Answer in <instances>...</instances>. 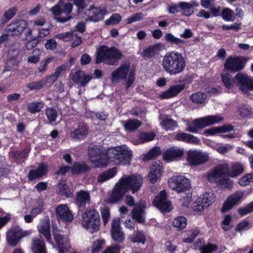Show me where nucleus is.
<instances>
[{
  "mask_svg": "<svg viewBox=\"0 0 253 253\" xmlns=\"http://www.w3.org/2000/svg\"><path fill=\"white\" fill-rule=\"evenodd\" d=\"M221 78L224 85L228 89H233L236 84L244 94L253 90V79L243 73H238L234 78L229 73H222Z\"/></svg>",
  "mask_w": 253,
  "mask_h": 253,
  "instance_id": "1",
  "label": "nucleus"
},
{
  "mask_svg": "<svg viewBox=\"0 0 253 253\" xmlns=\"http://www.w3.org/2000/svg\"><path fill=\"white\" fill-rule=\"evenodd\" d=\"M162 66L167 74L175 76L184 70L186 62L181 53L171 51L167 52L163 57Z\"/></svg>",
  "mask_w": 253,
  "mask_h": 253,
  "instance_id": "2",
  "label": "nucleus"
},
{
  "mask_svg": "<svg viewBox=\"0 0 253 253\" xmlns=\"http://www.w3.org/2000/svg\"><path fill=\"white\" fill-rule=\"evenodd\" d=\"M123 57V53L115 46L109 47L101 45L95 53V63L99 64L103 62L108 65L113 66L118 64L119 60Z\"/></svg>",
  "mask_w": 253,
  "mask_h": 253,
  "instance_id": "3",
  "label": "nucleus"
},
{
  "mask_svg": "<svg viewBox=\"0 0 253 253\" xmlns=\"http://www.w3.org/2000/svg\"><path fill=\"white\" fill-rule=\"evenodd\" d=\"M109 149H105L103 146L93 145L90 146L88 151L89 161L95 165V168H106L109 165L108 163Z\"/></svg>",
  "mask_w": 253,
  "mask_h": 253,
  "instance_id": "4",
  "label": "nucleus"
},
{
  "mask_svg": "<svg viewBox=\"0 0 253 253\" xmlns=\"http://www.w3.org/2000/svg\"><path fill=\"white\" fill-rule=\"evenodd\" d=\"M108 155V163L113 162L118 165H130L132 157V151L123 146L110 148Z\"/></svg>",
  "mask_w": 253,
  "mask_h": 253,
  "instance_id": "5",
  "label": "nucleus"
},
{
  "mask_svg": "<svg viewBox=\"0 0 253 253\" xmlns=\"http://www.w3.org/2000/svg\"><path fill=\"white\" fill-rule=\"evenodd\" d=\"M223 120V117L218 115H209L197 118L190 123L186 124L185 130L189 132L196 133L199 129L218 124Z\"/></svg>",
  "mask_w": 253,
  "mask_h": 253,
  "instance_id": "6",
  "label": "nucleus"
},
{
  "mask_svg": "<svg viewBox=\"0 0 253 253\" xmlns=\"http://www.w3.org/2000/svg\"><path fill=\"white\" fill-rule=\"evenodd\" d=\"M72 10V4L70 2L64 3L63 0H59V2L50 9L53 15L56 16V21L60 23L67 22L72 18V17L69 15Z\"/></svg>",
  "mask_w": 253,
  "mask_h": 253,
  "instance_id": "7",
  "label": "nucleus"
},
{
  "mask_svg": "<svg viewBox=\"0 0 253 253\" xmlns=\"http://www.w3.org/2000/svg\"><path fill=\"white\" fill-rule=\"evenodd\" d=\"M83 225L91 232L99 229L100 218L98 212L94 209H86L82 213Z\"/></svg>",
  "mask_w": 253,
  "mask_h": 253,
  "instance_id": "8",
  "label": "nucleus"
},
{
  "mask_svg": "<svg viewBox=\"0 0 253 253\" xmlns=\"http://www.w3.org/2000/svg\"><path fill=\"white\" fill-rule=\"evenodd\" d=\"M248 58L242 56H232L228 57L224 64V70L231 73H239L244 69Z\"/></svg>",
  "mask_w": 253,
  "mask_h": 253,
  "instance_id": "9",
  "label": "nucleus"
},
{
  "mask_svg": "<svg viewBox=\"0 0 253 253\" xmlns=\"http://www.w3.org/2000/svg\"><path fill=\"white\" fill-rule=\"evenodd\" d=\"M119 180L127 192L131 191L133 194L137 192L143 184L142 178L138 174H130L126 177H122Z\"/></svg>",
  "mask_w": 253,
  "mask_h": 253,
  "instance_id": "10",
  "label": "nucleus"
},
{
  "mask_svg": "<svg viewBox=\"0 0 253 253\" xmlns=\"http://www.w3.org/2000/svg\"><path fill=\"white\" fill-rule=\"evenodd\" d=\"M168 183L169 187L178 193L186 191L191 188L189 180L181 175L172 176L169 179Z\"/></svg>",
  "mask_w": 253,
  "mask_h": 253,
  "instance_id": "11",
  "label": "nucleus"
},
{
  "mask_svg": "<svg viewBox=\"0 0 253 253\" xmlns=\"http://www.w3.org/2000/svg\"><path fill=\"white\" fill-rule=\"evenodd\" d=\"M30 233V231H24L19 226H15L6 233L8 244L11 247H15L22 238L29 235Z\"/></svg>",
  "mask_w": 253,
  "mask_h": 253,
  "instance_id": "12",
  "label": "nucleus"
},
{
  "mask_svg": "<svg viewBox=\"0 0 253 253\" xmlns=\"http://www.w3.org/2000/svg\"><path fill=\"white\" fill-rule=\"evenodd\" d=\"M168 195L165 190L161 191L154 198L153 204L155 207L163 212H169L172 210L170 201L168 200Z\"/></svg>",
  "mask_w": 253,
  "mask_h": 253,
  "instance_id": "13",
  "label": "nucleus"
},
{
  "mask_svg": "<svg viewBox=\"0 0 253 253\" xmlns=\"http://www.w3.org/2000/svg\"><path fill=\"white\" fill-rule=\"evenodd\" d=\"M28 26V23L26 20H17L8 25L4 31L10 36H19Z\"/></svg>",
  "mask_w": 253,
  "mask_h": 253,
  "instance_id": "14",
  "label": "nucleus"
},
{
  "mask_svg": "<svg viewBox=\"0 0 253 253\" xmlns=\"http://www.w3.org/2000/svg\"><path fill=\"white\" fill-rule=\"evenodd\" d=\"M179 82L182 83L170 86L167 90L160 94V98L161 99H166L177 96L186 87L185 83L183 81H180Z\"/></svg>",
  "mask_w": 253,
  "mask_h": 253,
  "instance_id": "15",
  "label": "nucleus"
},
{
  "mask_svg": "<svg viewBox=\"0 0 253 253\" xmlns=\"http://www.w3.org/2000/svg\"><path fill=\"white\" fill-rule=\"evenodd\" d=\"M243 197V193L236 192L229 196L224 201L221 211L225 213L231 210L235 205H237Z\"/></svg>",
  "mask_w": 253,
  "mask_h": 253,
  "instance_id": "16",
  "label": "nucleus"
},
{
  "mask_svg": "<svg viewBox=\"0 0 253 253\" xmlns=\"http://www.w3.org/2000/svg\"><path fill=\"white\" fill-rule=\"evenodd\" d=\"M229 168L227 165H220L216 166L212 172L208 175V179L210 182H216L224 176H228Z\"/></svg>",
  "mask_w": 253,
  "mask_h": 253,
  "instance_id": "17",
  "label": "nucleus"
},
{
  "mask_svg": "<svg viewBox=\"0 0 253 253\" xmlns=\"http://www.w3.org/2000/svg\"><path fill=\"white\" fill-rule=\"evenodd\" d=\"M48 166L46 163L41 162L38 165L37 169H31L29 171L28 177L29 180L32 181L39 179L47 175L48 172Z\"/></svg>",
  "mask_w": 253,
  "mask_h": 253,
  "instance_id": "18",
  "label": "nucleus"
},
{
  "mask_svg": "<svg viewBox=\"0 0 253 253\" xmlns=\"http://www.w3.org/2000/svg\"><path fill=\"white\" fill-rule=\"evenodd\" d=\"M187 159L191 165L199 166L208 161V155L197 151L189 152Z\"/></svg>",
  "mask_w": 253,
  "mask_h": 253,
  "instance_id": "19",
  "label": "nucleus"
},
{
  "mask_svg": "<svg viewBox=\"0 0 253 253\" xmlns=\"http://www.w3.org/2000/svg\"><path fill=\"white\" fill-rule=\"evenodd\" d=\"M126 190L125 189V187L121 184L120 180L118 183H116L111 194H110V197L108 199V203L111 204H114L121 201L126 193Z\"/></svg>",
  "mask_w": 253,
  "mask_h": 253,
  "instance_id": "20",
  "label": "nucleus"
},
{
  "mask_svg": "<svg viewBox=\"0 0 253 253\" xmlns=\"http://www.w3.org/2000/svg\"><path fill=\"white\" fill-rule=\"evenodd\" d=\"M182 11L184 15L189 16L193 13L192 5L187 2H180L178 5L172 4L169 6V12L171 14H175Z\"/></svg>",
  "mask_w": 253,
  "mask_h": 253,
  "instance_id": "21",
  "label": "nucleus"
},
{
  "mask_svg": "<svg viewBox=\"0 0 253 253\" xmlns=\"http://www.w3.org/2000/svg\"><path fill=\"white\" fill-rule=\"evenodd\" d=\"M55 211L57 217L64 221L70 222L74 218V215L67 205H58L56 208Z\"/></svg>",
  "mask_w": 253,
  "mask_h": 253,
  "instance_id": "22",
  "label": "nucleus"
},
{
  "mask_svg": "<svg viewBox=\"0 0 253 253\" xmlns=\"http://www.w3.org/2000/svg\"><path fill=\"white\" fill-rule=\"evenodd\" d=\"M92 78V75L86 74L84 71L79 70L75 72L72 80L75 84L85 87Z\"/></svg>",
  "mask_w": 253,
  "mask_h": 253,
  "instance_id": "23",
  "label": "nucleus"
},
{
  "mask_svg": "<svg viewBox=\"0 0 253 253\" xmlns=\"http://www.w3.org/2000/svg\"><path fill=\"white\" fill-rule=\"evenodd\" d=\"M111 232L112 239L115 242L122 243L125 240V235L121 230L120 222L119 220L113 221Z\"/></svg>",
  "mask_w": 253,
  "mask_h": 253,
  "instance_id": "24",
  "label": "nucleus"
},
{
  "mask_svg": "<svg viewBox=\"0 0 253 253\" xmlns=\"http://www.w3.org/2000/svg\"><path fill=\"white\" fill-rule=\"evenodd\" d=\"M129 68V63L122 64L112 72L111 81L114 82L119 79L126 80Z\"/></svg>",
  "mask_w": 253,
  "mask_h": 253,
  "instance_id": "25",
  "label": "nucleus"
},
{
  "mask_svg": "<svg viewBox=\"0 0 253 253\" xmlns=\"http://www.w3.org/2000/svg\"><path fill=\"white\" fill-rule=\"evenodd\" d=\"M31 249L33 253H48L45 243L41 236L32 239Z\"/></svg>",
  "mask_w": 253,
  "mask_h": 253,
  "instance_id": "26",
  "label": "nucleus"
},
{
  "mask_svg": "<svg viewBox=\"0 0 253 253\" xmlns=\"http://www.w3.org/2000/svg\"><path fill=\"white\" fill-rule=\"evenodd\" d=\"M184 155L183 150L174 147L167 149L163 154V159L167 162L179 159Z\"/></svg>",
  "mask_w": 253,
  "mask_h": 253,
  "instance_id": "27",
  "label": "nucleus"
},
{
  "mask_svg": "<svg viewBox=\"0 0 253 253\" xmlns=\"http://www.w3.org/2000/svg\"><path fill=\"white\" fill-rule=\"evenodd\" d=\"M89 15L85 19L86 21H90L98 22L104 18V15L106 14L105 9H102L94 6H91L89 9Z\"/></svg>",
  "mask_w": 253,
  "mask_h": 253,
  "instance_id": "28",
  "label": "nucleus"
},
{
  "mask_svg": "<svg viewBox=\"0 0 253 253\" xmlns=\"http://www.w3.org/2000/svg\"><path fill=\"white\" fill-rule=\"evenodd\" d=\"M76 204L79 209H84L87 204L90 201L89 193L88 191L80 190L76 193Z\"/></svg>",
  "mask_w": 253,
  "mask_h": 253,
  "instance_id": "29",
  "label": "nucleus"
},
{
  "mask_svg": "<svg viewBox=\"0 0 253 253\" xmlns=\"http://www.w3.org/2000/svg\"><path fill=\"white\" fill-rule=\"evenodd\" d=\"M88 133V129L86 123L80 122L78 128L71 131V136L74 139H84Z\"/></svg>",
  "mask_w": 253,
  "mask_h": 253,
  "instance_id": "30",
  "label": "nucleus"
},
{
  "mask_svg": "<svg viewBox=\"0 0 253 253\" xmlns=\"http://www.w3.org/2000/svg\"><path fill=\"white\" fill-rule=\"evenodd\" d=\"M30 151V148H26L22 150L12 151L11 154L14 161L17 164H20L28 159Z\"/></svg>",
  "mask_w": 253,
  "mask_h": 253,
  "instance_id": "31",
  "label": "nucleus"
},
{
  "mask_svg": "<svg viewBox=\"0 0 253 253\" xmlns=\"http://www.w3.org/2000/svg\"><path fill=\"white\" fill-rule=\"evenodd\" d=\"M175 139L188 144H199L200 140L196 136L185 132H178L175 136Z\"/></svg>",
  "mask_w": 253,
  "mask_h": 253,
  "instance_id": "32",
  "label": "nucleus"
},
{
  "mask_svg": "<svg viewBox=\"0 0 253 253\" xmlns=\"http://www.w3.org/2000/svg\"><path fill=\"white\" fill-rule=\"evenodd\" d=\"M71 167L72 175H79L90 170V167L84 162H75Z\"/></svg>",
  "mask_w": 253,
  "mask_h": 253,
  "instance_id": "33",
  "label": "nucleus"
},
{
  "mask_svg": "<svg viewBox=\"0 0 253 253\" xmlns=\"http://www.w3.org/2000/svg\"><path fill=\"white\" fill-rule=\"evenodd\" d=\"M53 236L58 249H69L70 248L69 240L57 231H53Z\"/></svg>",
  "mask_w": 253,
  "mask_h": 253,
  "instance_id": "34",
  "label": "nucleus"
},
{
  "mask_svg": "<svg viewBox=\"0 0 253 253\" xmlns=\"http://www.w3.org/2000/svg\"><path fill=\"white\" fill-rule=\"evenodd\" d=\"M161 44L160 43L154 45H149L147 48L143 50L142 56L144 59H151L158 54L160 50Z\"/></svg>",
  "mask_w": 253,
  "mask_h": 253,
  "instance_id": "35",
  "label": "nucleus"
},
{
  "mask_svg": "<svg viewBox=\"0 0 253 253\" xmlns=\"http://www.w3.org/2000/svg\"><path fill=\"white\" fill-rule=\"evenodd\" d=\"M162 166L160 165L153 164L148 174L150 181L151 183H155L161 177L162 171Z\"/></svg>",
  "mask_w": 253,
  "mask_h": 253,
  "instance_id": "36",
  "label": "nucleus"
},
{
  "mask_svg": "<svg viewBox=\"0 0 253 253\" xmlns=\"http://www.w3.org/2000/svg\"><path fill=\"white\" fill-rule=\"evenodd\" d=\"M117 169L116 167H113L111 169L104 171L100 173L97 177V181L99 182H104L114 177L117 174Z\"/></svg>",
  "mask_w": 253,
  "mask_h": 253,
  "instance_id": "37",
  "label": "nucleus"
},
{
  "mask_svg": "<svg viewBox=\"0 0 253 253\" xmlns=\"http://www.w3.org/2000/svg\"><path fill=\"white\" fill-rule=\"evenodd\" d=\"M129 240L133 243L144 244L146 241V236L144 232L142 230L134 231L129 237Z\"/></svg>",
  "mask_w": 253,
  "mask_h": 253,
  "instance_id": "38",
  "label": "nucleus"
},
{
  "mask_svg": "<svg viewBox=\"0 0 253 253\" xmlns=\"http://www.w3.org/2000/svg\"><path fill=\"white\" fill-rule=\"evenodd\" d=\"M215 196L212 192H206L202 197H199V203L204 204L205 207H209L215 201Z\"/></svg>",
  "mask_w": 253,
  "mask_h": 253,
  "instance_id": "39",
  "label": "nucleus"
},
{
  "mask_svg": "<svg viewBox=\"0 0 253 253\" xmlns=\"http://www.w3.org/2000/svg\"><path fill=\"white\" fill-rule=\"evenodd\" d=\"M172 225L178 231H181L185 228L187 225V220L183 216H179L175 218L172 222Z\"/></svg>",
  "mask_w": 253,
  "mask_h": 253,
  "instance_id": "40",
  "label": "nucleus"
},
{
  "mask_svg": "<svg viewBox=\"0 0 253 253\" xmlns=\"http://www.w3.org/2000/svg\"><path fill=\"white\" fill-rule=\"evenodd\" d=\"M39 232L42 234L46 241L49 242L51 241V232L49 221L42 223V225L38 228Z\"/></svg>",
  "mask_w": 253,
  "mask_h": 253,
  "instance_id": "41",
  "label": "nucleus"
},
{
  "mask_svg": "<svg viewBox=\"0 0 253 253\" xmlns=\"http://www.w3.org/2000/svg\"><path fill=\"white\" fill-rule=\"evenodd\" d=\"M17 9L15 7H12L6 11L0 17V22L2 24L6 23L11 19L17 13Z\"/></svg>",
  "mask_w": 253,
  "mask_h": 253,
  "instance_id": "42",
  "label": "nucleus"
},
{
  "mask_svg": "<svg viewBox=\"0 0 253 253\" xmlns=\"http://www.w3.org/2000/svg\"><path fill=\"white\" fill-rule=\"evenodd\" d=\"M161 154V149L159 146L153 147L144 156V161H149L157 158Z\"/></svg>",
  "mask_w": 253,
  "mask_h": 253,
  "instance_id": "43",
  "label": "nucleus"
},
{
  "mask_svg": "<svg viewBox=\"0 0 253 253\" xmlns=\"http://www.w3.org/2000/svg\"><path fill=\"white\" fill-rule=\"evenodd\" d=\"M49 34L48 29H42L39 32V35L36 37H34L29 41V42H32V46H36L42 41V38L47 36Z\"/></svg>",
  "mask_w": 253,
  "mask_h": 253,
  "instance_id": "44",
  "label": "nucleus"
},
{
  "mask_svg": "<svg viewBox=\"0 0 253 253\" xmlns=\"http://www.w3.org/2000/svg\"><path fill=\"white\" fill-rule=\"evenodd\" d=\"M44 103L43 101L33 102L28 105V111L32 114L40 112L43 108Z\"/></svg>",
  "mask_w": 253,
  "mask_h": 253,
  "instance_id": "45",
  "label": "nucleus"
},
{
  "mask_svg": "<svg viewBox=\"0 0 253 253\" xmlns=\"http://www.w3.org/2000/svg\"><path fill=\"white\" fill-rule=\"evenodd\" d=\"M122 19V16L119 13L113 14L108 19L104 22L107 26L115 25L119 24Z\"/></svg>",
  "mask_w": 253,
  "mask_h": 253,
  "instance_id": "46",
  "label": "nucleus"
},
{
  "mask_svg": "<svg viewBox=\"0 0 253 253\" xmlns=\"http://www.w3.org/2000/svg\"><path fill=\"white\" fill-rule=\"evenodd\" d=\"M190 98L193 103L201 104L205 102L207 96L204 93L198 92L192 94Z\"/></svg>",
  "mask_w": 253,
  "mask_h": 253,
  "instance_id": "47",
  "label": "nucleus"
},
{
  "mask_svg": "<svg viewBox=\"0 0 253 253\" xmlns=\"http://www.w3.org/2000/svg\"><path fill=\"white\" fill-rule=\"evenodd\" d=\"M165 40L168 42L176 45L184 43V40L175 37L171 33H167L164 37Z\"/></svg>",
  "mask_w": 253,
  "mask_h": 253,
  "instance_id": "48",
  "label": "nucleus"
},
{
  "mask_svg": "<svg viewBox=\"0 0 253 253\" xmlns=\"http://www.w3.org/2000/svg\"><path fill=\"white\" fill-rule=\"evenodd\" d=\"M141 121L135 119H129L125 124V128L126 130L132 131L137 129L141 126Z\"/></svg>",
  "mask_w": 253,
  "mask_h": 253,
  "instance_id": "49",
  "label": "nucleus"
},
{
  "mask_svg": "<svg viewBox=\"0 0 253 253\" xmlns=\"http://www.w3.org/2000/svg\"><path fill=\"white\" fill-rule=\"evenodd\" d=\"M244 171V168L241 164L236 163L232 165L230 175L231 177H236L239 175Z\"/></svg>",
  "mask_w": 253,
  "mask_h": 253,
  "instance_id": "50",
  "label": "nucleus"
},
{
  "mask_svg": "<svg viewBox=\"0 0 253 253\" xmlns=\"http://www.w3.org/2000/svg\"><path fill=\"white\" fill-rule=\"evenodd\" d=\"M156 134L153 132H141L138 136L139 141L141 143L153 140Z\"/></svg>",
  "mask_w": 253,
  "mask_h": 253,
  "instance_id": "51",
  "label": "nucleus"
},
{
  "mask_svg": "<svg viewBox=\"0 0 253 253\" xmlns=\"http://www.w3.org/2000/svg\"><path fill=\"white\" fill-rule=\"evenodd\" d=\"M234 12L233 10L229 8H224L221 12V16L222 19L226 21H232L233 20V17Z\"/></svg>",
  "mask_w": 253,
  "mask_h": 253,
  "instance_id": "52",
  "label": "nucleus"
},
{
  "mask_svg": "<svg viewBox=\"0 0 253 253\" xmlns=\"http://www.w3.org/2000/svg\"><path fill=\"white\" fill-rule=\"evenodd\" d=\"M232 218V215L230 214L226 215L224 216V219L221 223L222 229L224 231H229L232 228L233 225L230 224Z\"/></svg>",
  "mask_w": 253,
  "mask_h": 253,
  "instance_id": "53",
  "label": "nucleus"
},
{
  "mask_svg": "<svg viewBox=\"0 0 253 253\" xmlns=\"http://www.w3.org/2000/svg\"><path fill=\"white\" fill-rule=\"evenodd\" d=\"M20 63V61L7 59L5 63L3 72L10 71L12 70L16 69Z\"/></svg>",
  "mask_w": 253,
  "mask_h": 253,
  "instance_id": "54",
  "label": "nucleus"
},
{
  "mask_svg": "<svg viewBox=\"0 0 253 253\" xmlns=\"http://www.w3.org/2000/svg\"><path fill=\"white\" fill-rule=\"evenodd\" d=\"M45 84V81L42 80L38 82L29 83L27 86L30 90H39L43 87Z\"/></svg>",
  "mask_w": 253,
  "mask_h": 253,
  "instance_id": "55",
  "label": "nucleus"
},
{
  "mask_svg": "<svg viewBox=\"0 0 253 253\" xmlns=\"http://www.w3.org/2000/svg\"><path fill=\"white\" fill-rule=\"evenodd\" d=\"M45 115L50 123H52L56 120L57 112L56 110L52 108H47L45 110Z\"/></svg>",
  "mask_w": 253,
  "mask_h": 253,
  "instance_id": "56",
  "label": "nucleus"
},
{
  "mask_svg": "<svg viewBox=\"0 0 253 253\" xmlns=\"http://www.w3.org/2000/svg\"><path fill=\"white\" fill-rule=\"evenodd\" d=\"M59 193L62 196L66 197H71L73 196V193L71 191L69 186L66 183L60 184L59 186Z\"/></svg>",
  "mask_w": 253,
  "mask_h": 253,
  "instance_id": "57",
  "label": "nucleus"
},
{
  "mask_svg": "<svg viewBox=\"0 0 253 253\" xmlns=\"http://www.w3.org/2000/svg\"><path fill=\"white\" fill-rule=\"evenodd\" d=\"M218 249V246L213 244L208 243L205 246H201L200 250L201 253H212Z\"/></svg>",
  "mask_w": 253,
  "mask_h": 253,
  "instance_id": "58",
  "label": "nucleus"
},
{
  "mask_svg": "<svg viewBox=\"0 0 253 253\" xmlns=\"http://www.w3.org/2000/svg\"><path fill=\"white\" fill-rule=\"evenodd\" d=\"M104 244L105 241L102 239H98L95 241L92 244L91 253H99Z\"/></svg>",
  "mask_w": 253,
  "mask_h": 253,
  "instance_id": "59",
  "label": "nucleus"
},
{
  "mask_svg": "<svg viewBox=\"0 0 253 253\" xmlns=\"http://www.w3.org/2000/svg\"><path fill=\"white\" fill-rule=\"evenodd\" d=\"M163 123L167 130H173L177 126V122L171 119L166 118Z\"/></svg>",
  "mask_w": 253,
  "mask_h": 253,
  "instance_id": "60",
  "label": "nucleus"
},
{
  "mask_svg": "<svg viewBox=\"0 0 253 253\" xmlns=\"http://www.w3.org/2000/svg\"><path fill=\"white\" fill-rule=\"evenodd\" d=\"M253 181V172L246 174L244 176L239 180V184L241 186H246L249 185L250 182Z\"/></svg>",
  "mask_w": 253,
  "mask_h": 253,
  "instance_id": "61",
  "label": "nucleus"
},
{
  "mask_svg": "<svg viewBox=\"0 0 253 253\" xmlns=\"http://www.w3.org/2000/svg\"><path fill=\"white\" fill-rule=\"evenodd\" d=\"M54 59L53 57L47 58L45 60L41 62L39 67V70L40 72H44L47 69L48 64Z\"/></svg>",
  "mask_w": 253,
  "mask_h": 253,
  "instance_id": "62",
  "label": "nucleus"
},
{
  "mask_svg": "<svg viewBox=\"0 0 253 253\" xmlns=\"http://www.w3.org/2000/svg\"><path fill=\"white\" fill-rule=\"evenodd\" d=\"M144 15L142 13H136L127 19V24L139 21L144 18Z\"/></svg>",
  "mask_w": 253,
  "mask_h": 253,
  "instance_id": "63",
  "label": "nucleus"
},
{
  "mask_svg": "<svg viewBox=\"0 0 253 253\" xmlns=\"http://www.w3.org/2000/svg\"><path fill=\"white\" fill-rule=\"evenodd\" d=\"M120 246L119 245H115L108 247L101 253H120Z\"/></svg>",
  "mask_w": 253,
  "mask_h": 253,
  "instance_id": "64",
  "label": "nucleus"
}]
</instances>
